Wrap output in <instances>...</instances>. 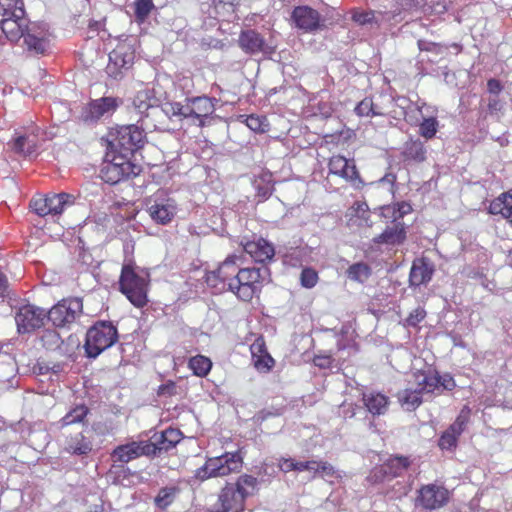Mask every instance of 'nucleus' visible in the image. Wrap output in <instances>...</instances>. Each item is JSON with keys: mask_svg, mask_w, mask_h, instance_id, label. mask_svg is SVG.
Instances as JSON below:
<instances>
[{"mask_svg": "<svg viewBox=\"0 0 512 512\" xmlns=\"http://www.w3.org/2000/svg\"><path fill=\"white\" fill-rule=\"evenodd\" d=\"M362 401L367 411L373 416L384 415L390 403L385 394L376 391L363 393Z\"/></svg>", "mask_w": 512, "mask_h": 512, "instance_id": "obj_29", "label": "nucleus"}, {"mask_svg": "<svg viewBox=\"0 0 512 512\" xmlns=\"http://www.w3.org/2000/svg\"><path fill=\"white\" fill-rule=\"evenodd\" d=\"M179 492L180 489L177 486L161 488L154 499L155 506L160 510H166L175 502Z\"/></svg>", "mask_w": 512, "mask_h": 512, "instance_id": "obj_36", "label": "nucleus"}, {"mask_svg": "<svg viewBox=\"0 0 512 512\" xmlns=\"http://www.w3.org/2000/svg\"><path fill=\"white\" fill-rule=\"evenodd\" d=\"M318 280L319 276L315 269L310 267L302 269L300 274V283L303 287L311 289L316 286Z\"/></svg>", "mask_w": 512, "mask_h": 512, "instance_id": "obj_52", "label": "nucleus"}, {"mask_svg": "<svg viewBox=\"0 0 512 512\" xmlns=\"http://www.w3.org/2000/svg\"><path fill=\"white\" fill-rule=\"evenodd\" d=\"M136 57L135 41L125 39L120 41L109 53V62L106 66L107 74L119 79L123 74L132 68Z\"/></svg>", "mask_w": 512, "mask_h": 512, "instance_id": "obj_9", "label": "nucleus"}, {"mask_svg": "<svg viewBox=\"0 0 512 512\" xmlns=\"http://www.w3.org/2000/svg\"><path fill=\"white\" fill-rule=\"evenodd\" d=\"M46 318L47 313L44 309L30 304L24 305L15 316L17 330L22 334L30 333L43 326Z\"/></svg>", "mask_w": 512, "mask_h": 512, "instance_id": "obj_19", "label": "nucleus"}, {"mask_svg": "<svg viewBox=\"0 0 512 512\" xmlns=\"http://www.w3.org/2000/svg\"><path fill=\"white\" fill-rule=\"evenodd\" d=\"M39 341L41 346L49 351H55L61 348L63 344V340L60 334L54 329L44 330L39 338Z\"/></svg>", "mask_w": 512, "mask_h": 512, "instance_id": "obj_44", "label": "nucleus"}, {"mask_svg": "<svg viewBox=\"0 0 512 512\" xmlns=\"http://www.w3.org/2000/svg\"><path fill=\"white\" fill-rule=\"evenodd\" d=\"M440 387L444 390L452 391L456 387V382L449 374H445L443 376L440 375Z\"/></svg>", "mask_w": 512, "mask_h": 512, "instance_id": "obj_56", "label": "nucleus"}, {"mask_svg": "<svg viewBox=\"0 0 512 512\" xmlns=\"http://www.w3.org/2000/svg\"><path fill=\"white\" fill-rule=\"evenodd\" d=\"M316 460L309 461H296L290 457H281L278 460V467L283 473H289L292 471L303 472L312 471L314 469Z\"/></svg>", "mask_w": 512, "mask_h": 512, "instance_id": "obj_34", "label": "nucleus"}, {"mask_svg": "<svg viewBox=\"0 0 512 512\" xmlns=\"http://www.w3.org/2000/svg\"><path fill=\"white\" fill-rule=\"evenodd\" d=\"M240 258L236 254L229 255L215 270L208 271L205 275L207 285L220 293L231 291V286L241 270L238 264Z\"/></svg>", "mask_w": 512, "mask_h": 512, "instance_id": "obj_8", "label": "nucleus"}, {"mask_svg": "<svg viewBox=\"0 0 512 512\" xmlns=\"http://www.w3.org/2000/svg\"><path fill=\"white\" fill-rule=\"evenodd\" d=\"M90 409L85 404H78L69 409V411L58 421L60 428L71 425L84 424Z\"/></svg>", "mask_w": 512, "mask_h": 512, "instance_id": "obj_32", "label": "nucleus"}, {"mask_svg": "<svg viewBox=\"0 0 512 512\" xmlns=\"http://www.w3.org/2000/svg\"><path fill=\"white\" fill-rule=\"evenodd\" d=\"M417 44H418V48L421 51L440 53L442 50V46L440 44L434 43V42L418 40Z\"/></svg>", "mask_w": 512, "mask_h": 512, "instance_id": "obj_55", "label": "nucleus"}, {"mask_svg": "<svg viewBox=\"0 0 512 512\" xmlns=\"http://www.w3.org/2000/svg\"><path fill=\"white\" fill-rule=\"evenodd\" d=\"M25 15L24 4L22 0H0V16L19 18Z\"/></svg>", "mask_w": 512, "mask_h": 512, "instance_id": "obj_43", "label": "nucleus"}, {"mask_svg": "<svg viewBox=\"0 0 512 512\" xmlns=\"http://www.w3.org/2000/svg\"><path fill=\"white\" fill-rule=\"evenodd\" d=\"M508 220V223L510 224V226L512 227V216L510 218H506Z\"/></svg>", "mask_w": 512, "mask_h": 512, "instance_id": "obj_61", "label": "nucleus"}, {"mask_svg": "<svg viewBox=\"0 0 512 512\" xmlns=\"http://www.w3.org/2000/svg\"><path fill=\"white\" fill-rule=\"evenodd\" d=\"M329 174L338 176L349 183L354 189L360 190L364 187V181L356 167L354 159L336 154L332 155L328 161Z\"/></svg>", "mask_w": 512, "mask_h": 512, "instance_id": "obj_14", "label": "nucleus"}, {"mask_svg": "<svg viewBox=\"0 0 512 512\" xmlns=\"http://www.w3.org/2000/svg\"><path fill=\"white\" fill-rule=\"evenodd\" d=\"M262 290V275L259 268H241L231 286V291L239 300L250 302Z\"/></svg>", "mask_w": 512, "mask_h": 512, "instance_id": "obj_11", "label": "nucleus"}, {"mask_svg": "<svg viewBox=\"0 0 512 512\" xmlns=\"http://www.w3.org/2000/svg\"><path fill=\"white\" fill-rule=\"evenodd\" d=\"M137 266L130 260L121 268L118 286L119 291L126 296L129 302L136 308H143L148 304L149 281L139 275Z\"/></svg>", "mask_w": 512, "mask_h": 512, "instance_id": "obj_2", "label": "nucleus"}, {"mask_svg": "<svg viewBox=\"0 0 512 512\" xmlns=\"http://www.w3.org/2000/svg\"><path fill=\"white\" fill-rule=\"evenodd\" d=\"M427 316V312L424 307H417L412 310L404 321V326L417 328Z\"/></svg>", "mask_w": 512, "mask_h": 512, "instance_id": "obj_53", "label": "nucleus"}, {"mask_svg": "<svg viewBox=\"0 0 512 512\" xmlns=\"http://www.w3.org/2000/svg\"><path fill=\"white\" fill-rule=\"evenodd\" d=\"M471 416V409L464 406L455 421L441 434L438 446L441 450L453 451L456 449L458 439L464 432Z\"/></svg>", "mask_w": 512, "mask_h": 512, "instance_id": "obj_18", "label": "nucleus"}, {"mask_svg": "<svg viewBox=\"0 0 512 512\" xmlns=\"http://www.w3.org/2000/svg\"><path fill=\"white\" fill-rule=\"evenodd\" d=\"M438 120L435 117L424 118L419 124V134L429 140L435 137L438 131Z\"/></svg>", "mask_w": 512, "mask_h": 512, "instance_id": "obj_48", "label": "nucleus"}, {"mask_svg": "<svg viewBox=\"0 0 512 512\" xmlns=\"http://www.w3.org/2000/svg\"><path fill=\"white\" fill-rule=\"evenodd\" d=\"M152 446L154 449V457L162 452H167L174 448L182 439V433L179 429L167 428L158 436H153Z\"/></svg>", "mask_w": 512, "mask_h": 512, "instance_id": "obj_27", "label": "nucleus"}, {"mask_svg": "<svg viewBox=\"0 0 512 512\" xmlns=\"http://www.w3.org/2000/svg\"><path fill=\"white\" fill-rule=\"evenodd\" d=\"M440 387V375H426L418 382V388L421 392L433 393Z\"/></svg>", "mask_w": 512, "mask_h": 512, "instance_id": "obj_51", "label": "nucleus"}, {"mask_svg": "<svg viewBox=\"0 0 512 512\" xmlns=\"http://www.w3.org/2000/svg\"><path fill=\"white\" fill-rule=\"evenodd\" d=\"M162 110L170 119L177 118L178 120H182L188 118L187 103L183 105L180 102H165L162 106Z\"/></svg>", "mask_w": 512, "mask_h": 512, "instance_id": "obj_46", "label": "nucleus"}, {"mask_svg": "<svg viewBox=\"0 0 512 512\" xmlns=\"http://www.w3.org/2000/svg\"><path fill=\"white\" fill-rule=\"evenodd\" d=\"M259 481L250 474L240 475L235 482H226L221 488L217 507L211 512H243L246 499L255 494Z\"/></svg>", "mask_w": 512, "mask_h": 512, "instance_id": "obj_1", "label": "nucleus"}, {"mask_svg": "<svg viewBox=\"0 0 512 512\" xmlns=\"http://www.w3.org/2000/svg\"><path fill=\"white\" fill-rule=\"evenodd\" d=\"M450 499L449 490L441 484L422 485L417 491L416 504L426 510H438Z\"/></svg>", "mask_w": 512, "mask_h": 512, "instance_id": "obj_17", "label": "nucleus"}, {"mask_svg": "<svg viewBox=\"0 0 512 512\" xmlns=\"http://www.w3.org/2000/svg\"><path fill=\"white\" fill-rule=\"evenodd\" d=\"M22 38L29 51L36 54H43L46 51L47 43L45 38L33 33L32 28L28 27Z\"/></svg>", "mask_w": 512, "mask_h": 512, "instance_id": "obj_42", "label": "nucleus"}, {"mask_svg": "<svg viewBox=\"0 0 512 512\" xmlns=\"http://www.w3.org/2000/svg\"><path fill=\"white\" fill-rule=\"evenodd\" d=\"M28 27L27 20L24 16L19 18L14 16L5 17L0 21L1 33L10 42L19 41L24 36Z\"/></svg>", "mask_w": 512, "mask_h": 512, "instance_id": "obj_26", "label": "nucleus"}, {"mask_svg": "<svg viewBox=\"0 0 512 512\" xmlns=\"http://www.w3.org/2000/svg\"><path fill=\"white\" fill-rule=\"evenodd\" d=\"M212 361L209 357L198 354L189 358L188 368L195 376L206 377L212 369Z\"/></svg>", "mask_w": 512, "mask_h": 512, "instance_id": "obj_35", "label": "nucleus"}, {"mask_svg": "<svg viewBox=\"0 0 512 512\" xmlns=\"http://www.w3.org/2000/svg\"><path fill=\"white\" fill-rule=\"evenodd\" d=\"M75 197L68 193L38 195L30 201V208L40 217L61 215L65 208L74 204Z\"/></svg>", "mask_w": 512, "mask_h": 512, "instance_id": "obj_12", "label": "nucleus"}, {"mask_svg": "<svg viewBox=\"0 0 512 512\" xmlns=\"http://www.w3.org/2000/svg\"><path fill=\"white\" fill-rule=\"evenodd\" d=\"M346 275L352 281L364 283L371 277L372 268L365 262H357L348 267Z\"/></svg>", "mask_w": 512, "mask_h": 512, "instance_id": "obj_41", "label": "nucleus"}, {"mask_svg": "<svg viewBox=\"0 0 512 512\" xmlns=\"http://www.w3.org/2000/svg\"><path fill=\"white\" fill-rule=\"evenodd\" d=\"M121 100L117 97H101L86 103L80 112L79 119L85 124L97 123L102 117L117 110Z\"/></svg>", "mask_w": 512, "mask_h": 512, "instance_id": "obj_16", "label": "nucleus"}, {"mask_svg": "<svg viewBox=\"0 0 512 512\" xmlns=\"http://www.w3.org/2000/svg\"><path fill=\"white\" fill-rule=\"evenodd\" d=\"M243 460L242 449L210 457L203 466L196 469L195 478L203 482L210 478L225 477L232 473H238L243 467Z\"/></svg>", "mask_w": 512, "mask_h": 512, "instance_id": "obj_4", "label": "nucleus"}, {"mask_svg": "<svg viewBox=\"0 0 512 512\" xmlns=\"http://www.w3.org/2000/svg\"><path fill=\"white\" fill-rule=\"evenodd\" d=\"M187 386H181L174 380H167L158 386L156 394L158 397L170 398L174 396L185 397L187 395Z\"/></svg>", "mask_w": 512, "mask_h": 512, "instance_id": "obj_40", "label": "nucleus"}, {"mask_svg": "<svg viewBox=\"0 0 512 512\" xmlns=\"http://www.w3.org/2000/svg\"><path fill=\"white\" fill-rule=\"evenodd\" d=\"M355 113L360 117L382 116L384 112L379 110L373 103L371 98H364L355 107Z\"/></svg>", "mask_w": 512, "mask_h": 512, "instance_id": "obj_47", "label": "nucleus"}, {"mask_svg": "<svg viewBox=\"0 0 512 512\" xmlns=\"http://www.w3.org/2000/svg\"><path fill=\"white\" fill-rule=\"evenodd\" d=\"M503 109V104L497 97L490 98L488 102V110L491 114L499 112Z\"/></svg>", "mask_w": 512, "mask_h": 512, "instance_id": "obj_59", "label": "nucleus"}, {"mask_svg": "<svg viewBox=\"0 0 512 512\" xmlns=\"http://www.w3.org/2000/svg\"><path fill=\"white\" fill-rule=\"evenodd\" d=\"M487 89L489 93L498 95L502 91L503 85L498 79L492 78L487 81Z\"/></svg>", "mask_w": 512, "mask_h": 512, "instance_id": "obj_58", "label": "nucleus"}, {"mask_svg": "<svg viewBox=\"0 0 512 512\" xmlns=\"http://www.w3.org/2000/svg\"><path fill=\"white\" fill-rule=\"evenodd\" d=\"M8 145L16 154L31 156L36 152L37 139L35 135H18Z\"/></svg>", "mask_w": 512, "mask_h": 512, "instance_id": "obj_31", "label": "nucleus"}, {"mask_svg": "<svg viewBox=\"0 0 512 512\" xmlns=\"http://www.w3.org/2000/svg\"><path fill=\"white\" fill-rule=\"evenodd\" d=\"M312 471L315 475H319L321 477H332L339 479L342 477L335 469V467L327 461H316Z\"/></svg>", "mask_w": 512, "mask_h": 512, "instance_id": "obj_50", "label": "nucleus"}, {"mask_svg": "<svg viewBox=\"0 0 512 512\" xmlns=\"http://www.w3.org/2000/svg\"><path fill=\"white\" fill-rule=\"evenodd\" d=\"M148 213L155 223L167 225L176 215V206L170 200L155 202L148 208Z\"/></svg>", "mask_w": 512, "mask_h": 512, "instance_id": "obj_28", "label": "nucleus"}, {"mask_svg": "<svg viewBox=\"0 0 512 512\" xmlns=\"http://www.w3.org/2000/svg\"><path fill=\"white\" fill-rule=\"evenodd\" d=\"M412 465L409 456L391 455L382 464L374 466L366 480L370 484H379L390 481L394 478L402 477Z\"/></svg>", "mask_w": 512, "mask_h": 512, "instance_id": "obj_10", "label": "nucleus"}, {"mask_svg": "<svg viewBox=\"0 0 512 512\" xmlns=\"http://www.w3.org/2000/svg\"><path fill=\"white\" fill-rule=\"evenodd\" d=\"M239 45L247 53H257L263 49L264 40L254 30L243 31L239 36Z\"/></svg>", "mask_w": 512, "mask_h": 512, "instance_id": "obj_33", "label": "nucleus"}, {"mask_svg": "<svg viewBox=\"0 0 512 512\" xmlns=\"http://www.w3.org/2000/svg\"><path fill=\"white\" fill-rule=\"evenodd\" d=\"M63 451L71 456L88 457L94 452V441L90 431L82 430L65 436Z\"/></svg>", "mask_w": 512, "mask_h": 512, "instance_id": "obj_20", "label": "nucleus"}, {"mask_svg": "<svg viewBox=\"0 0 512 512\" xmlns=\"http://www.w3.org/2000/svg\"><path fill=\"white\" fill-rule=\"evenodd\" d=\"M109 137L110 149L127 156H132L146 143L144 129L135 124L119 126L109 132Z\"/></svg>", "mask_w": 512, "mask_h": 512, "instance_id": "obj_7", "label": "nucleus"}, {"mask_svg": "<svg viewBox=\"0 0 512 512\" xmlns=\"http://www.w3.org/2000/svg\"><path fill=\"white\" fill-rule=\"evenodd\" d=\"M46 313L47 318L55 327H69L83 313V303L77 297L64 298Z\"/></svg>", "mask_w": 512, "mask_h": 512, "instance_id": "obj_13", "label": "nucleus"}, {"mask_svg": "<svg viewBox=\"0 0 512 512\" xmlns=\"http://www.w3.org/2000/svg\"><path fill=\"white\" fill-rule=\"evenodd\" d=\"M398 400L401 406L407 410L412 411L419 407L422 403V392L421 390L415 389H404L398 393Z\"/></svg>", "mask_w": 512, "mask_h": 512, "instance_id": "obj_39", "label": "nucleus"}, {"mask_svg": "<svg viewBox=\"0 0 512 512\" xmlns=\"http://www.w3.org/2000/svg\"><path fill=\"white\" fill-rule=\"evenodd\" d=\"M156 99L150 95L149 91L142 90L136 93L133 98V107L138 112V114L143 116H148V111L154 108V102Z\"/></svg>", "mask_w": 512, "mask_h": 512, "instance_id": "obj_38", "label": "nucleus"}, {"mask_svg": "<svg viewBox=\"0 0 512 512\" xmlns=\"http://www.w3.org/2000/svg\"><path fill=\"white\" fill-rule=\"evenodd\" d=\"M133 7L135 19L138 24L144 23L155 9L153 0H135Z\"/></svg>", "mask_w": 512, "mask_h": 512, "instance_id": "obj_45", "label": "nucleus"}, {"mask_svg": "<svg viewBox=\"0 0 512 512\" xmlns=\"http://www.w3.org/2000/svg\"><path fill=\"white\" fill-rule=\"evenodd\" d=\"M117 327L111 321H96L85 337L84 349L87 357L96 358L118 342Z\"/></svg>", "mask_w": 512, "mask_h": 512, "instance_id": "obj_5", "label": "nucleus"}, {"mask_svg": "<svg viewBox=\"0 0 512 512\" xmlns=\"http://www.w3.org/2000/svg\"><path fill=\"white\" fill-rule=\"evenodd\" d=\"M8 290V280L6 275L0 270V298L5 297Z\"/></svg>", "mask_w": 512, "mask_h": 512, "instance_id": "obj_60", "label": "nucleus"}, {"mask_svg": "<svg viewBox=\"0 0 512 512\" xmlns=\"http://www.w3.org/2000/svg\"><path fill=\"white\" fill-rule=\"evenodd\" d=\"M405 161L423 162L426 159V149L419 140L406 143L402 152Z\"/></svg>", "mask_w": 512, "mask_h": 512, "instance_id": "obj_37", "label": "nucleus"}, {"mask_svg": "<svg viewBox=\"0 0 512 512\" xmlns=\"http://www.w3.org/2000/svg\"><path fill=\"white\" fill-rule=\"evenodd\" d=\"M154 449L150 440L130 441L116 446L110 455L114 463L124 465L142 456L154 457Z\"/></svg>", "mask_w": 512, "mask_h": 512, "instance_id": "obj_15", "label": "nucleus"}, {"mask_svg": "<svg viewBox=\"0 0 512 512\" xmlns=\"http://www.w3.org/2000/svg\"><path fill=\"white\" fill-rule=\"evenodd\" d=\"M374 17L373 11H354L352 14V20L360 25L371 23Z\"/></svg>", "mask_w": 512, "mask_h": 512, "instance_id": "obj_54", "label": "nucleus"}, {"mask_svg": "<svg viewBox=\"0 0 512 512\" xmlns=\"http://www.w3.org/2000/svg\"><path fill=\"white\" fill-rule=\"evenodd\" d=\"M253 365L257 371L269 372L275 365V360L269 354L263 336H258L250 345Z\"/></svg>", "mask_w": 512, "mask_h": 512, "instance_id": "obj_22", "label": "nucleus"}, {"mask_svg": "<svg viewBox=\"0 0 512 512\" xmlns=\"http://www.w3.org/2000/svg\"><path fill=\"white\" fill-rule=\"evenodd\" d=\"M409 205L404 203H395L381 208V215L386 219H391L392 223L383 230L382 233L373 238L375 244H385L389 246L402 245L407 238V226L401 220Z\"/></svg>", "mask_w": 512, "mask_h": 512, "instance_id": "obj_3", "label": "nucleus"}, {"mask_svg": "<svg viewBox=\"0 0 512 512\" xmlns=\"http://www.w3.org/2000/svg\"><path fill=\"white\" fill-rule=\"evenodd\" d=\"M434 271V266L428 259L419 258L414 260L409 273L410 286L418 287L429 283Z\"/></svg>", "mask_w": 512, "mask_h": 512, "instance_id": "obj_24", "label": "nucleus"}, {"mask_svg": "<svg viewBox=\"0 0 512 512\" xmlns=\"http://www.w3.org/2000/svg\"><path fill=\"white\" fill-rule=\"evenodd\" d=\"M488 212L492 215L510 218L512 216V190L493 199L489 204Z\"/></svg>", "mask_w": 512, "mask_h": 512, "instance_id": "obj_30", "label": "nucleus"}, {"mask_svg": "<svg viewBox=\"0 0 512 512\" xmlns=\"http://www.w3.org/2000/svg\"><path fill=\"white\" fill-rule=\"evenodd\" d=\"M245 123L249 129L256 133H266L268 131L269 124L266 117L251 114L246 117Z\"/></svg>", "mask_w": 512, "mask_h": 512, "instance_id": "obj_49", "label": "nucleus"}, {"mask_svg": "<svg viewBox=\"0 0 512 512\" xmlns=\"http://www.w3.org/2000/svg\"><path fill=\"white\" fill-rule=\"evenodd\" d=\"M313 362L319 368H329L332 364V357L330 355H316Z\"/></svg>", "mask_w": 512, "mask_h": 512, "instance_id": "obj_57", "label": "nucleus"}, {"mask_svg": "<svg viewBox=\"0 0 512 512\" xmlns=\"http://www.w3.org/2000/svg\"><path fill=\"white\" fill-rule=\"evenodd\" d=\"M244 251L259 263L270 261L275 255L274 246L264 238L246 241L242 244Z\"/></svg>", "mask_w": 512, "mask_h": 512, "instance_id": "obj_23", "label": "nucleus"}, {"mask_svg": "<svg viewBox=\"0 0 512 512\" xmlns=\"http://www.w3.org/2000/svg\"><path fill=\"white\" fill-rule=\"evenodd\" d=\"M141 172V167L130 160V156L114 152L110 149L100 170L101 179L111 185L125 179L135 177Z\"/></svg>", "mask_w": 512, "mask_h": 512, "instance_id": "obj_6", "label": "nucleus"}, {"mask_svg": "<svg viewBox=\"0 0 512 512\" xmlns=\"http://www.w3.org/2000/svg\"><path fill=\"white\" fill-rule=\"evenodd\" d=\"M291 20L296 28L304 33L315 32L322 26L320 13L306 5L295 7L291 14Z\"/></svg>", "mask_w": 512, "mask_h": 512, "instance_id": "obj_21", "label": "nucleus"}, {"mask_svg": "<svg viewBox=\"0 0 512 512\" xmlns=\"http://www.w3.org/2000/svg\"><path fill=\"white\" fill-rule=\"evenodd\" d=\"M2 348H3V346L0 344V353L2 352Z\"/></svg>", "mask_w": 512, "mask_h": 512, "instance_id": "obj_62", "label": "nucleus"}, {"mask_svg": "<svg viewBox=\"0 0 512 512\" xmlns=\"http://www.w3.org/2000/svg\"><path fill=\"white\" fill-rule=\"evenodd\" d=\"M188 118L194 117L199 120V126L204 125V119L215 111V106L211 98L199 96L187 99Z\"/></svg>", "mask_w": 512, "mask_h": 512, "instance_id": "obj_25", "label": "nucleus"}]
</instances>
